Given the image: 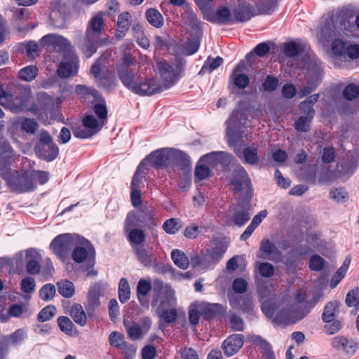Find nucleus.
<instances>
[{"mask_svg":"<svg viewBox=\"0 0 359 359\" xmlns=\"http://www.w3.org/2000/svg\"><path fill=\"white\" fill-rule=\"evenodd\" d=\"M248 114H232L226 121V136L229 145L245 163L256 165L259 161L257 148L248 146L241 150L243 137H247L243 128L248 126Z\"/></svg>","mask_w":359,"mask_h":359,"instance_id":"1","label":"nucleus"},{"mask_svg":"<svg viewBox=\"0 0 359 359\" xmlns=\"http://www.w3.org/2000/svg\"><path fill=\"white\" fill-rule=\"evenodd\" d=\"M14 156L13 151L8 142L0 145V175L8 187L16 193L31 192L36 189V183L33 181L31 171L12 170L11 165Z\"/></svg>","mask_w":359,"mask_h":359,"instance_id":"2","label":"nucleus"},{"mask_svg":"<svg viewBox=\"0 0 359 359\" xmlns=\"http://www.w3.org/2000/svg\"><path fill=\"white\" fill-rule=\"evenodd\" d=\"M135 60L129 53H125L116 65L119 79L123 84L136 94L151 95L165 90L161 83L155 79H146L143 82H137L133 67Z\"/></svg>","mask_w":359,"mask_h":359,"instance_id":"3","label":"nucleus"},{"mask_svg":"<svg viewBox=\"0 0 359 359\" xmlns=\"http://www.w3.org/2000/svg\"><path fill=\"white\" fill-rule=\"evenodd\" d=\"M154 290L156 292L154 304L156 306L157 315L168 323L175 322L177 318L175 290L158 280L154 282Z\"/></svg>","mask_w":359,"mask_h":359,"instance_id":"4","label":"nucleus"},{"mask_svg":"<svg viewBox=\"0 0 359 359\" xmlns=\"http://www.w3.org/2000/svg\"><path fill=\"white\" fill-rule=\"evenodd\" d=\"M262 310L267 318L276 324L294 323L307 313L305 309L286 302L270 303L265 301L262 304Z\"/></svg>","mask_w":359,"mask_h":359,"instance_id":"5","label":"nucleus"},{"mask_svg":"<svg viewBox=\"0 0 359 359\" xmlns=\"http://www.w3.org/2000/svg\"><path fill=\"white\" fill-rule=\"evenodd\" d=\"M345 22L339 16L334 15H327L322 19L320 25L313 31V34L317 39L318 42L323 46L327 45L330 40L332 38L341 35V32L348 35V32H345ZM349 34H351L350 30H347Z\"/></svg>","mask_w":359,"mask_h":359,"instance_id":"6","label":"nucleus"},{"mask_svg":"<svg viewBox=\"0 0 359 359\" xmlns=\"http://www.w3.org/2000/svg\"><path fill=\"white\" fill-rule=\"evenodd\" d=\"M107 114H87L81 120L70 123L74 137L88 139L99 133L107 121Z\"/></svg>","mask_w":359,"mask_h":359,"instance_id":"7","label":"nucleus"},{"mask_svg":"<svg viewBox=\"0 0 359 359\" xmlns=\"http://www.w3.org/2000/svg\"><path fill=\"white\" fill-rule=\"evenodd\" d=\"M72 259L77 263H84L88 269L87 276H95L97 272L91 269L95 264V250L91 244L84 238L79 237V243L74 245Z\"/></svg>","mask_w":359,"mask_h":359,"instance_id":"8","label":"nucleus"},{"mask_svg":"<svg viewBox=\"0 0 359 359\" xmlns=\"http://www.w3.org/2000/svg\"><path fill=\"white\" fill-rule=\"evenodd\" d=\"M186 157L184 152L177 149L163 148L151 154L142 163L144 165L148 163L156 168H161L178 159H185Z\"/></svg>","mask_w":359,"mask_h":359,"instance_id":"9","label":"nucleus"},{"mask_svg":"<svg viewBox=\"0 0 359 359\" xmlns=\"http://www.w3.org/2000/svg\"><path fill=\"white\" fill-rule=\"evenodd\" d=\"M39 43L42 47L53 49L64 54L65 56L75 53L71 42L67 39L57 34H48L43 36Z\"/></svg>","mask_w":359,"mask_h":359,"instance_id":"10","label":"nucleus"},{"mask_svg":"<svg viewBox=\"0 0 359 359\" xmlns=\"http://www.w3.org/2000/svg\"><path fill=\"white\" fill-rule=\"evenodd\" d=\"M39 252L34 249H27L25 251L18 252L15 257V262L18 267L22 266L26 264V269L28 273L35 275L39 273L41 266Z\"/></svg>","mask_w":359,"mask_h":359,"instance_id":"11","label":"nucleus"},{"mask_svg":"<svg viewBox=\"0 0 359 359\" xmlns=\"http://www.w3.org/2000/svg\"><path fill=\"white\" fill-rule=\"evenodd\" d=\"M79 241V237L77 235L65 233L57 236L55 238L50 245V248L60 259H64L67 253L76 245Z\"/></svg>","mask_w":359,"mask_h":359,"instance_id":"12","label":"nucleus"},{"mask_svg":"<svg viewBox=\"0 0 359 359\" xmlns=\"http://www.w3.org/2000/svg\"><path fill=\"white\" fill-rule=\"evenodd\" d=\"M182 66L183 65L180 62L169 64L164 61L159 63L161 83L165 90L170 88L176 83L182 69Z\"/></svg>","mask_w":359,"mask_h":359,"instance_id":"13","label":"nucleus"},{"mask_svg":"<svg viewBox=\"0 0 359 359\" xmlns=\"http://www.w3.org/2000/svg\"><path fill=\"white\" fill-rule=\"evenodd\" d=\"M75 91L77 95L93 103L94 112H107L104 100L94 88L83 85H76Z\"/></svg>","mask_w":359,"mask_h":359,"instance_id":"14","label":"nucleus"},{"mask_svg":"<svg viewBox=\"0 0 359 359\" xmlns=\"http://www.w3.org/2000/svg\"><path fill=\"white\" fill-rule=\"evenodd\" d=\"M79 58L75 53L64 56L57 68V74L60 78H69L76 75L79 70Z\"/></svg>","mask_w":359,"mask_h":359,"instance_id":"15","label":"nucleus"},{"mask_svg":"<svg viewBox=\"0 0 359 359\" xmlns=\"http://www.w3.org/2000/svg\"><path fill=\"white\" fill-rule=\"evenodd\" d=\"M250 180L246 170L239 165L234 170L231 182V188L235 191L248 195L250 191Z\"/></svg>","mask_w":359,"mask_h":359,"instance_id":"16","label":"nucleus"},{"mask_svg":"<svg viewBox=\"0 0 359 359\" xmlns=\"http://www.w3.org/2000/svg\"><path fill=\"white\" fill-rule=\"evenodd\" d=\"M154 218V213L150 208L142 210L138 212H130L126 219V228L135 227L142 224H149Z\"/></svg>","mask_w":359,"mask_h":359,"instance_id":"17","label":"nucleus"},{"mask_svg":"<svg viewBox=\"0 0 359 359\" xmlns=\"http://www.w3.org/2000/svg\"><path fill=\"white\" fill-rule=\"evenodd\" d=\"M321 79V70L318 67L310 71L306 76V83L299 88L298 95L300 98L306 97L313 92L319 85Z\"/></svg>","mask_w":359,"mask_h":359,"instance_id":"18","label":"nucleus"},{"mask_svg":"<svg viewBox=\"0 0 359 359\" xmlns=\"http://www.w3.org/2000/svg\"><path fill=\"white\" fill-rule=\"evenodd\" d=\"M203 17L209 22L220 25H226L232 21V14L226 6L219 7L215 13L210 9L203 14Z\"/></svg>","mask_w":359,"mask_h":359,"instance_id":"19","label":"nucleus"},{"mask_svg":"<svg viewBox=\"0 0 359 359\" xmlns=\"http://www.w3.org/2000/svg\"><path fill=\"white\" fill-rule=\"evenodd\" d=\"M244 343L243 336L234 334L229 336L222 343V348L226 356H232L239 351Z\"/></svg>","mask_w":359,"mask_h":359,"instance_id":"20","label":"nucleus"},{"mask_svg":"<svg viewBox=\"0 0 359 359\" xmlns=\"http://www.w3.org/2000/svg\"><path fill=\"white\" fill-rule=\"evenodd\" d=\"M232 160H235L233 156L224 151L212 152L201 158V162L205 163L210 168L217 166L219 164L224 165Z\"/></svg>","mask_w":359,"mask_h":359,"instance_id":"21","label":"nucleus"},{"mask_svg":"<svg viewBox=\"0 0 359 359\" xmlns=\"http://www.w3.org/2000/svg\"><path fill=\"white\" fill-rule=\"evenodd\" d=\"M103 18L100 13L93 16L88 22L86 29V38L90 40H99L103 26Z\"/></svg>","mask_w":359,"mask_h":359,"instance_id":"22","label":"nucleus"},{"mask_svg":"<svg viewBox=\"0 0 359 359\" xmlns=\"http://www.w3.org/2000/svg\"><path fill=\"white\" fill-rule=\"evenodd\" d=\"M21 100L5 91L1 85H0V104L4 106L8 109H18L21 105Z\"/></svg>","mask_w":359,"mask_h":359,"instance_id":"23","label":"nucleus"},{"mask_svg":"<svg viewBox=\"0 0 359 359\" xmlns=\"http://www.w3.org/2000/svg\"><path fill=\"white\" fill-rule=\"evenodd\" d=\"M37 153L41 158L51 161L58 156L59 149L55 143L41 144Z\"/></svg>","mask_w":359,"mask_h":359,"instance_id":"24","label":"nucleus"},{"mask_svg":"<svg viewBox=\"0 0 359 359\" xmlns=\"http://www.w3.org/2000/svg\"><path fill=\"white\" fill-rule=\"evenodd\" d=\"M211 255H212L208 250L204 255H203L202 257L198 255H193L191 257V262L192 266L194 268L206 269L210 267L212 265L215 264L217 261L213 259H212Z\"/></svg>","mask_w":359,"mask_h":359,"instance_id":"25","label":"nucleus"},{"mask_svg":"<svg viewBox=\"0 0 359 359\" xmlns=\"http://www.w3.org/2000/svg\"><path fill=\"white\" fill-rule=\"evenodd\" d=\"M250 218V215L246 210L238 211L234 214L229 212L225 218V222L227 225H244Z\"/></svg>","mask_w":359,"mask_h":359,"instance_id":"26","label":"nucleus"},{"mask_svg":"<svg viewBox=\"0 0 359 359\" xmlns=\"http://www.w3.org/2000/svg\"><path fill=\"white\" fill-rule=\"evenodd\" d=\"M145 326L144 330L143 331L142 328L136 323H133L132 325H129V323L124 320L123 324L126 329L127 333L129 337L133 340H136L142 336L144 332H147L151 325V320L149 318H147L144 320Z\"/></svg>","mask_w":359,"mask_h":359,"instance_id":"27","label":"nucleus"},{"mask_svg":"<svg viewBox=\"0 0 359 359\" xmlns=\"http://www.w3.org/2000/svg\"><path fill=\"white\" fill-rule=\"evenodd\" d=\"M130 15L128 12L121 13L118 17L116 37L122 39L128 32L130 25Z\"/></svg>","mask_w":359,"mask_h":359,"instance_id":"28","label":"nucleus"},{"mask_svg":"<svg viewBox=\"0 0 359 359\" xmlns=\"http://www.w3.org/2000/svg\"><path fill=\"white\" fill-rule=\"evenodd\" d=\"M69 314L76 323L80 326L86 325L87 317L81 305L79 304L72 305L69 310Z\"/></svg>","mask_w":359,"mask_h":359,"instance_id":"29","label":"nucleus"},{"mask_svg":"<svg viewBox=\"0 0 359 359\" xmlns=\"http://www.w3.org/2000/svg\"><path fill=\"white\" fill-rule=\"evenodd\" d=\"M125 231L127 233L128 238L130 243L134 246H140L145 240V234L141 229L135 227H130L128 229L124 226Z\"/></svg>","mask_w":359,"mask_h":359,"instance_id":"30","label":"nucleus"},{"mask_svg":"<svg viewBox=\"0 0 359 359\" xmlns=\"http://www.w3.org/2000/svg\"><path fill=\"white\" fill-rule=\"evenodd\" d=\"M241 67L240 65H237L233 69L231 75V79L233 81L234 85L239 89L245 88L249 83L250 79L247 74L243 73H239Z\"/></svg>","mask_w":359,"mask_h":359,"instance_id":"31","label":"nucleus"},{"mask_svg":"<svg viewBox=\"0 0 359 359\" xmlns=\"http://www.w3.org/2000/svg\"><path fill=\"white\" fill-rule=\"evenodd\" d=\"M339 304L337 301L328 302L324 309L323 313V320L325 323H330L339 313Z\"/></svg>","mask_w":359,"mask_h":359,"instance_id":"32","label":"nucleus"},{"mask_svg":"<svg viewBox=\"0 0 359 359\" xmlns=\"http://www.w3.org/2000/svg\"><path fill=\"white\" fill-rule=\"evenodd\" d=\"M351 264V257H346L344 261L343 264L341 267L337 271V272L332 276L330 280V287L333 289L337 287L339 283L342 280V278L345 276V274L347 272V270Z\"/></svg>","mask_w":359,"mask_h":359,"instance_id":"33","label":"nucleus"},{"mask_svg":"<svg viewBox=\"0 0 359 359\" xmlns=\"http://www.w3.org/2000/svg\"><path fill=\"white\" fill-rule=\"evenodd\" d=\"M57 324L62 332L69 336H74L77 333L76 327L72 320L66 316L57 318Z\"/></svg>","mask_w":359,"mask_h":359,"instance_id":"34","label":"nucleus"},{"mask_svg":"<svg viewBox=\"0 0 359 359\" xmlns=\"http://www.w3.org/2000/svg\"><path fill=\"white\" fill-rule=\"evenodd\" d=\"M171 257L175 263L179 268L182 269H187L189 265V260L187 256L182 251L175 249L171 252Z\"/></svg>","mask_w":359,"mask_h":359,"instance_id":"35","label":"nucleus"},{"mask_svg":"<svg viewBox=\"0 0 359 359\" xmlns=\"http://www.w3.org/2000/svg\"><path fill=\"white\" fill-rule=\"evenodd\" d=\"M27 337V331L25 328L16 330L13 333L6 337V341L14 346H18Z\"/></svg>","mask_w":359,"mask_h":359,"instance_id":"36","label":"nucleus"},{"mask_svg":"<svg viewBox=\"0 0 359 359\" xmlns=\"http://www.w3.org/2000/svg\"><path fill=\"white\" fill-rule=\"evenodd\" d=\"M199 311H201V316H205L206 318H212L215 315L217 311L219 310L220 305L218 304H209L207 302H200Z\"/></svg>","mask_w":359,"mask_h":359,"instance_id":"37","label":"nucleus"},{"mask_svg":"<svg viewBox=\"0 0 359 359\" xmlns=\"http://www.w3.org/2000/svg\"><path fill=\"white\" fill-rule=\"evenodd\" d=\"M58 292L65 298L72 297L75 293L74 284L69 280H64L57 283Z\"/></svg>","mask_w":359,"mask_h":359,"instance_id":"38","label":"nucleus"},{"mask_svg":"<svg viewBox=\"0 0 359 359\" xmlns=\"http://www.w3.org/2000/svg\"><path fill=\"white\" fill-rule=\"evenodd\" d=\"M38 75V68L35 65H28L18 72L19 78L25 81H31Z\"/></svg>","mask_w":359,"mask_h":359,"instance_id":"39","label":"nucleus"},{"mask_svg":"<svg viewBox=\"0 0 359 359\" xmlns=\"http://www.w3.org/2000/svg\"><path fill=\"white\" fill-rule=\"evenodd\" d=\"M313 116L311 114H304L295 122V128L299 132H307L311 127Z\"/></svg>","mask_w":359,"mask_h":359,"instance_id":"40","label":"nucleus"},{"mask_svg":"<svg viewBox=\"0 0 359 359\" xmlns=\"http://www.w3.org/2000/svg\"><path fill=\"white\" fill-rule=\"evenodd\" d=\"M130 297V287L128 281L124 278H121L118 284V298L121 303H126Z\"/></svg>","mask_w":359,"mask_h":359,"instance_id":"41","label":"nucleus"},{"mask_svg":"<svg viewBox=\"0 0 359 359\" xmlns=\"http://www.w3.org/2000/svg\"><path fill=\"white\" fill-rule=\"evenodd\" d=\"M233 16L238 22L248 20L251 18L248 5L245 4L239 5L238 8L233 10Z\"/></svg>","mask_w":359,"mask_h":359,"instance_id":"42","label":"nucleus"},{"mask_svg":"<svg viewBox=\"0 0 359 359\" xmlns=\"http://www.w3.org/2000/svg\"><path fill=\"white\" fill-rule=\"evenodd\" d=\"M147 21L154 27H161L163 24V19L161 14L154 8L147 10L146 13Z\"/></svg>","mask_w":359,"mask_h":359,"instance_id":"43","label":"nucleus"},{"mask_svg":"<svg viewBox=\"0 0 359 359\" xmlns=\"http://www.w3.org/2000/svg\"><path fill=\"white\" fill-rule=\"evenodd\" d=\"M304 47L302 44L291 41L284 46L285 54L288 57H296L302 53Z\"/></svg>","mask_w":359,"mask_h":359,"instance_id":"44","label":"nucleus"},{"mask_svg":"<svg viewBox=\"0 0 359 359\" xmlns=\"http://www.w3.org/2000/svg\"><path fill=\"white\" fill-rule=\"evenodd\" d=\"M37 126V123L30 118H25L20 121H16L14 123V127L16 129L20 128L23 131L32 134L35 133Z\"/></svg>","mask_w":359,"mask_h":359,"instance_id":"45","label":"nucleus"},{"mask_svg":"<svg viewBox=\"0 0 359 359\" xmlns=\"http://www.w3.org/2000/svg\"><path fill=\"white\" fill-rule=\"evenodd\" d=\"M248 340L256 346H258L261 348L265 353L271 355V348L269 343L262 339L260 336L250 334L248 336Z\"/></svg>","mask_w":359,"mask_h":359,"instance_id":"46","label":"nucleus"},{"mask_svg":"<svg viewBox=\"0 0 359 359\" xmlns=\"http://www.w3.org/2000/svg\"><path fill=\"white\" fill-rule=\"evenodd\" d=\"M223 62L221 57H216L215 58H208L203 65L200 73L212 72L217 67H219Z\"/></svg>","mask_w":359,"mask_h":359,"instance_id":"47","label":"nucleus"},{"mask_svg":"<svg viewBox=\"0 0 359 359\" xmlns=\"http://www.w3.org/2000/svg\"><path fill=\"white\" fill-rule=\"evenodd\" d=\"M151 288V285L150 281L146 280L144 279H141L139 280L137 287V292L138 295V299L140 302L143 304L145 296L149 292Z\"/></svg>","mask_w":359,"mask_h":359,"instance_id":"48","label":"nucleus"},{"mask_svg":"<svg viewBox=\"0 0 359 359\" xmlns=\"http://www.w3.org/2000/svg\"><path fill=\"white\" fill-rule=\"evenodd\" d=\"M319 98V94L310 95L307 99L301 102L299 108L302 112H314L313 105L317 102Z\"/></svg>","mask_w":359,"mask_h":359,"instance_id":"49","label":"nucleus"},{"mask_svg":"<svg viewBox=\"0 0 359 359\" xmlns=\"http://www.w3.org/2000/svg\"><path fill=\"white\" fill-rule=\"evenodd\" d=\"M109 343L111 346L117 348L118 350L125 346L128 342L124 339V335L118 332H112L109 336Z\"/></svg>","mask_w":359,"mask_h":359,"instance_id":"50","label":"nucleus"},{"mask_svg":"<svg viewBox=\"0 0 359 359\" xmlns=\"http://www.w3.org/2000/svg\"><path fill=\"white\" fill-rule=\"evenodd\" d=\"M133 249L138 257L139 260L145 266L152 263V258L142 246H134Z\"/></svg>","mask_w":359,"mask_h":359,"instance_id":"51","label":"nucleus"},{"mask_svg":"<svg viewBox=\"0 0 359 359\" xmlns=\"http://www.w3.org/2000/svg\"><path fill=\"white\" fill-rule=\"evenodd\" d=\"M55 294V287L53 284L48 283L43 285L39 291V297L44 301H50Z\"/></svg>","mask_w":359,"mask_h":359,"instance_id":"52","label":"nucleus"},{"mask_svg":"<svg viewBox=\"0 0 359 359\" xmlns=\"http://www.w3.org/2000/svg\"><path fill=\"white\" fill-rule=\"evenodd\" d=\"M56 313V308L54 306H47L38 314L37 318L40 322H46L50 320Z\"/></svg>","mask_w":359,"mask_h":359,"instance_id":"53","label":"nucleus"},{"mask_svg":"<svg viewBox=\"0 0 359 359\" xmlns=\"http://www.w3.org/2000/svg\"><path fill=\"white\" fill-rule=\"evenodd\" d=\"M255 269L259 271L262 276L266 278L272 276L274 273L273 266L268 262H257Z\"/></svg>","mask_w":359,"mask_h":359,"instance_id":"54","label":"nucleus"},{"mask_svg":"<svg viewBox=\"0 0 359 359\" xmlns=\"http://www.w3.org/2000/svg\"><path fill=\"white\" fill-rule=\"evenodd\" d=\"M180 227V221L174 218L166 220L163 225L164 231L170 234L175 233Z\"/></svg>","mask_w":359,"mask_h":359,"instance_id":"55","label":"nucleus"},{"mask_svg":"<svg viewBox=\"0 0 359 359\" xmlns=\"http://www.w3.org/2000/svg\"><path fill=\"white\" fill-rule=\"evenodd\" d=\"M109 54H103L102 55L100 58L92 65L90 69V72L92 74H93L95 77H98L100 75V72L101 70V67L102 66H105L106 63H109L108 62V57Z\"/></svg>","mask_w":359,"mask_h":359,"instance_id":"56","label":"nucleus"},{"mask_svg":"<svg viewBox=\"0 0 359 359\" xmlns=\"http://www.w3.org/2000/svg\"><path fill=\"white\" fill-rule=\"evenodd\" d=\"M210 175V167L200 159L195 170V176L198 180H204Z\"/></svg>","mask_w":359,"mask_h":359,"instance_id":"57","label":"nucleus"},{"mask_svg":"<svg viewBox=\"0 0 359 359\" xmlns=\"http://www.w3.org/2000/svg\"><path fill=\"white\" fill-rule=\"evenodd\" d=\"M343 95L348 100H353L359 95V86L349 84L343 90Z\"/></svg>","mask_w":359,"mask_h":359,"instance_id":"58","label":"nucleus"},{"mask_svg":"<svg viewBox=\"0 0 359 359\" xmlns=\"http://www.w3.org/2000/svg\"><path fill=\"white\" fill-rule=\"evenodd\" d=\"M86 39L87 41L82 46L81 50L87 57H90L97 51V44L99 40L93 41L87 38Z\"/></svg>","mask_w":359,"mask_h":359,"instance_id":"59","label":"nucleus"},{"mask_svg":"<svg viewBox=\"0 0 359 359\" xmlns=\"http://www.w3.org/2000/svg\"><path fill=\"white\" fill-rule=\"evenodd\" d=\"M35 287L36 284L33 278L27 276L21 280L20 289L24 293H32L35 290Z\"/></svg>","mask_w":359,"mask_h":359,"instance_id":"60","label":"nucleus"},{"mask_svg":"<svg viewBox=\"0 0 359 359\" xmlns=\"http://www.w3.org/2000/svg\"><path fill=\"white\" fill-rule=\"evenodd\" d=\"M346 43L339 39H334L332 43V50L334 55L337 56L344 57L346 52Z\"/></svg>","mask_w":359,"mask_h":359,"instance_id":"61","label":"nucleus"},{"mask_svg":"<svg viewBox=\"0 0 359 359\" xmlns=\"http://www.w3.org/2000/svg\"><path fill=\"white\" fill-rule=\"evenodd\" d=\"M278 83L276 76L268 75L262 83V87L265 91L273 92L277 89Z\"/></svg>","mask_w":359,"mask_h":359,"instance_id":"62","label":"nucleus"},{"mask_svg":"<svg viewBox=\"0 0 359 359\" xmlns=\"http://www.w3.org/2000/svg\"><path fill=\"white\" fill-rule=\"evenodd\" d=\"M346 303L348 306L359 307V288L357 287L348 292Z\"/></svg>","mask_w":359,"mask_h":359,"instance_id":"63","label":"nucleus"},{"mask_svg":"<svg viewBox=\"0 0 359 359\" xmlns=\"http://www.w3.org/2000/svg\"><path fill=\"white\" fill-rule=\"evenodd\" d=\"M123 356V359H134L136 355L137 348L133 344L127 343L119 349Z\"/></svg>","mask_w":359,"mask_h":359,"instance_id":"64","label":"nucleus"}]
</instances>
